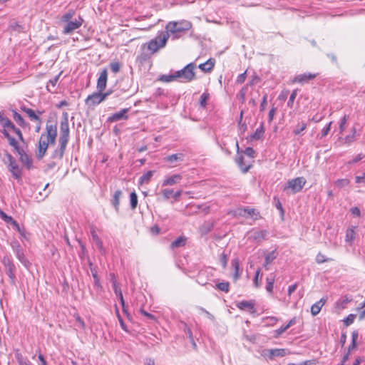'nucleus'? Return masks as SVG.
<instances>
[{
	"label": "nucleus",
	"mask_w": 365,
	"mask_h": 365,
	"mask_svg": "<svg viewBox=\"0 0 365 365\" xmlns=\"http://www.w3.org/2000/svg\"><path fill=\"white\" fill-rule=\"evenodd\" d=\"M349 180L346 178L338 179L334 182V185L339 188H342L349 185Z\"/></svg>",
	"instance_id": "43"
},
{
	"label": "nucleus",
	"mask_w": 365,
	"mask_h": 365,
	"mask_svg": "<svg viewBox=\"0 0 365 365\" xmlns=\"http://www.w3.org/2000/svg\"><path fill=\"white\" fill-rule=\"evenodd\" d=\"M0 123L4 128H9L11 127V125L14 124L7 117H4L1 120Z\"/></svg>",
	"instance_id": "47"
},
{
	"label": "nucleus",
	"mask_w": 365,
	"mask_h": 365,
	"mask_svg": "<svg viewBox=\"0 0 365 365\" xmlns=\"http://www.w3.org/2000/svg\"><path fill=\"white\" fill-rule=\"evenodd\" d=\"M186 242V237L184 236H180L175 239L171 244L170 248L175 250L179 247H184Z\"/></svg>",
	"instance_id": "23"
},
{
	"label": "nucleus",
	"mask_w": 365,
	"mask_h": 365,
	"mask_svg": "<svg viewBox=\"0 0 365 365\" xmlns=\"http://www.w3.org/2000/svg\"><path fill=\"white\" fill-rule=\"evenodd\" d=\"M46 133V135L42 134L41 135L38 142V150L36 155L38 159H41L43 157L48 148V144H52L55 142L57 135L56 126L52 124H47Z\"/></svg>",
	"instance_id": "1"
},
{
	"label": "nucleus",
	"mask_w": 365,
	"mask_h": 365,
	"mask_svg": "<svg viewBox=\"0 0 365 365\" xmlns=\"http://www.w3.org/2000/svg\"><path fill=\"white\" fill-rule=\"evenodd\" d=\"M21 110L28 115L31 120L37 121L38 123L41 122L39 116L31 108L23 107Z\"/></svg>",
	"instance_id": "26"
},
{
	"label": "nucleus",
	"mask_w": 365,
	"mask_h": 365,
	"mask_svg": "<svg viewBox=\"0 0 365 365\" xmlns=\"http://www.w3.org/2000/svg\"><path fill=\"white\" fill-rule=\"evenodd\" d=\"M9 28L12 31H18V32H24V28L19 24L17 22H13L9 25Z\"/></svg>",
	"instance_id": "49"
},
{
	"label": "nucleus",
	"mask_w": 365,
	"mask_h": 365,
	"mask_svg": "<svg viewBox=\"0 0 365 365\" xmlns=\"http://www.w3.org/2000/svg\"><path fill=\"white\" fill-rule=\"evenodd\" d=\"M213 223L210 221L205 222L199 228V231L202 235H205L210 232L213 228Z\"/></svg>",
	"instance_id": "27"
},
{
	"label": "nucleus",
	"mask_w": 365,
	"mask_h": 365,
	"mask_svg": "<svg viewBox=\"0 0 365 365\" xmlns=\"http://www.w3.org/2000/svg\"><path fill=\"white\" fill-rule=\"evenodd\" d=\"M348 119H349V115H344L343 116V118L340 120L339 126L340 133H342L344 131L345 125L346 124Z\"/></svg>",
	"instance_id": "44"
},
{
	"label": "nucleus",
	"mask_w": 365,
	"mask_h": 365,
	"mask_svg": "<svg viewBox=\"0 0 365 365\" xmlns=\"http://www.w3.org/2000/svg\"><path fill=\"white\" fill-rule=\"evenodd\" d=\"M332 122H329L325 127L323 128L321 132V138H324L330 130L331 125Z\"/></svg>",
	"instance_id": "58"
},
{
	"label": "nucleus",
	"mask_w": 365,
	"mask_h": 365,
	"mask_svg": "<svg viewBox=\"0 0 365 365\" xmlns=\"http://www.w3.org/2000/svg\"><path fill=\"white\" fill-rule=\"evenodd\" d=\"M277 254L276 250H273L266 255L263 264L266 269H268V265L272 263V262L277 258Z\"/></svg>",
	"instance_id": "24"
},
{
	"label": "nucleus",
	"mask_w": 365,
	"mask_h": 365,
	"mask_svg": "<svg viewBox=\"0 0 365 365\" xmlns=\"http://www.w3.org/2000/svg\"><path fill=\"white\" fill-rule=\"evenodd\" d=\"M108 95V92L102 93L98 91L96 93H93V94L89 95L87 97L86 100V104L88 106H97L103 101H105Z\"/></svg>",
	"instance_id": "9"
},
{
	"label": "nucleus",
	"mask_w": 365,
	"mask_h": 365,
	"mask_svg": "<svg viewBox=\"0 0 365 365\" xmlns=\"http://www.w3.org/2000/svg\"><path fill=\"white\" fill-rule=\"evenodd\" d=\"M270 358L282 357L287 354V350L284 349H274L269 350Z\"/></svg>",
	"instance_id": "29"
},
{
	"label": "nucleus",
	"mask_w": 365,
	"mask_h": 365,
	"mask_svg": "<svg viewBox=\"0 0 365 365\" xmlns=\"http://www.w3.org/2000/svg\"><path fill=\"white\" fill-rule=\"evenodd\" d=\"M210 98V94L207 92H204L200 98V106L202 108H205L207 106V102Z\"/></svg>",
	"instance_id": "37"
},
{
	"label": "nucleus",
	"mask_w": 365,
	"mask_h": 365,
	"mask_svg": "<svg viewBox=\"0 0 365 365\" xmlns=\"http://www.w3.org/2000/svg\"><path fill=\"white\" fill-rule=\"evenodd\" d=\"M235 162L243 173H246L251 168V165H246L244 162V157L238 155L235 159Z\"/></svg>",
	"instance_id": "19"
},
{
	"label": "nucleus",
	"mask_w": 365,
	"mask_h": 365,
	"mask_svg": "<svg viewBox=\"0 0 365 365\" xmlns=\"http://www.w3.org/2000/svg\"><path fill=\"white\" fill-rule=\"evenodd\" d=\"M207 273V269H201L199 272L197 282L201 285H205L207 284V282L205 279H203L202 275Z\"/></svg>",
	"instance_id": "42"
},
{
	"label": "nucleus",
	"mask_w": 365,
	"mask_h": 365,
	"mask_svg": "<svg viewBox=\"0 0 365 365\" xmlns=\"http://www.w3.org/2000/svg\"><path fill=\"white\" fill-rule=\"evenodd\" d=\"M62 21L65 23L63 26V32L65 34L68 33V13H66L62 16Z\"/></svg>",
	"instance_id": "52"
},
{
	"label": "nucleus",
	"mask_w": 365,
	"mask_h": 365,
	"mask_svg": "<svg viewBox=\"0 0 365 365\" xmlns=\"http://www.w3.org/2000/svg\"><path fill=\"white\" fill-rule=\"evenodd\" d=\"M17 153L19 155V160L26 167L27 169L30 170L32 168L31 158L27 155L23 149Z\"/></svg>",
	"instance_id": "13"
},
{
	"label": "nucleus",
	"mask_w": 365,
	"mask_h": 365,
	"mask_svg": "<svg viewBox=\"0 0 365 365\" xmlns=\"http://www.w3.org/2000/svg\"><path fill=\"white\" fill-rule=\"evenodd\" d=\"M61 130L62 132V136L60 138V149L56 150L54 152L53 158H61L63 157L64 150L66 148L68 136V114L66 111L62 113V119L61 121Z\"/></svg>",
	"instance_id": "3"
},
{
	"label": "nucleus",
	"mask_w": 365,
	"mask_h": 365,
	"mask_svg": "<svg viewBox=\"0 0 365 365\" xmlns=\"http://www.w3.org/2000/svg\"><path fill=\"white\" fill-rule=\"evenodd\" d=\"M331 259L327 258L323 254L319 252L316 256V262L318 264H322L328 261H330Z\"/></svg>",
	"instance_id": "51"
},
{
	"label": "nucleus",
	"mask_w": 365,
	"mask_h": 365,
	"mask_svg": "<svg viewBox=\"0 0 365 365\" xmlns=\"http://www.w3.org/2000/svg\"><path fill=\"white\" fill-rule=\"evenodd\" d=\"M175 71L172 73V74H169V75H163L161 77H160V80L164 81V82H171V81H173L175 80H177V78L175 77Z\"/></svg>",
	"instance_id": "45"
},
{
	"label": "nucleus",
	"mask_w": 365,
	"mask_h": 365,
	"mask_svg": "<svg viewBox=\"0 0 365 365\" xmlns=\"http://www.w3.org/2000/svg\"><path fill=\"white\" fill-rule=\"evenodd\" d=\"M306 179L304 177H298L292 179L287 182V184L284 187V191L290 189L293 193H297L301 191L306 183Z\"/></svg>",
	"instance_id": "6"
},
{
	"label": "nucleus",
	"mask_w": 365,
	"mask_h": 365,
	"mask_svg": "<svg viewBox=\"0 0 365 365\" xmlns=\"http://www.w3.org/2000/svg\"><path fill=\"white\" fill-rule=\"evenodd\" d=\"M58 81V76H56L55 78H53V79H51L48 81V83H47L46 88L49 92H51V93L54 92L53 91L51 90V87L54 88L56 86Z\"/></svg>",
	"instance_id": "48"
},
{
	"label": "nucleus",
	"mask_w": 365,
	"mask_h": 365,
	"mask_svg": "<svg viewBox=\"0 0 365 365\" xmlns=\"http://www.w3.org/2000/svg\"><path fill=\"white\" fill-rule=\"evenodd\" d=\"M8 141H9V143L11 146H12L14 149V150L17 153L19 152V150H21L22 148H21L19 145V143L18 142L15 140V138H14L13 137H11V135H9V137L6 138Z\"/></svg>",
	"instance_id": "40"
},
{
	"label": "nucleus",
	"mask_w": 365,
	"mask_h": 365,
	"mask_svg": "<svg viewBox=\"0 0 365 365\" xmlns=\"http://www.w3.org/2000/svg\"><path fill=\"white\" fill-rule=\"evenodd\" d=\"M153 173L154 171L149 170L143 174V175L139 179V183L141 185L148 183L152 178Z\"/></svg>",
	"instance_id": "31"
},
{
	"label": "nucleus",
	"mask_w": 365,
	"mask_h": 365,
	"mask_svg": "<svg viewBox=\"0 0 365 365\" xmlns=\"http://www.w3.org/2000/svg\"><path fill=\"white\" fill-rule=\"evenodd\" d=\"M215 61L213 58L208 59L206 62L200 63L198 68L204 72H210L215 66Z\"/></svg>",
	"instance_id": "18"
},
{
	"label": "nucleus",
	"mask_w": 365,
	"mask_h": 365,
	"mask_svg": "<svg viewBox=\"0 0 365 365\" xmlns=\"http://www.w3.org/2000/svg\"><path fill=\"white\" fill-rule=\"evenodd\" d=\"M297 91H293L292 93H291L290 96H289V101L287 102V106L288 107H290L292 108V106H293V103H294V101L296 98V96H297Z\"/></svg>",
	"instance_id": "59"
},
{
	"label": "nucleus",
	"mask_w": 365,
	"mask_h": 365,
	"mask_svg": "<svg viewBox=\"0 0 365 365\" xmlns=\"http://www.w3.org/2000/svg\"><path fill=\"white\" fill-rule=\"evenodd\" d=\"M82 22L83 19L81 17H78V19H72V17L70 15V34L73 30L79 28L81 26Z\"/></svg>",
	"instance_id": "30"
},
{
	"label": "nucleus",
	"mask_w": 365,
	"mask_h": 365,
	"mask_svg": "<svg viewBox=\"0 0 365 365\" xmlns=\"http://www.w3.org/2000/svg\"><path fill=\"white\" fill-rule=\"evenodd\" d=\"M274 280H275L274 276H272V275L267 277V279H266V282H267L266 290L269 293H272V292H273Z\"/></svg>",
	"instance_id": "34"
},
{
	"label": "nucleus",
	"mask_w": 365,
	"mask_h": 365,
	"mask_svg": "<svg viewBox=\"0 0 365 365\" xmlns=\"http://www.w3.org/2000/svg\"><path fill=\"white\" fill-rule=\"evenodd\" d=\"M6 273L9 276V277L11 279V281H14L16 276H15V272H16V267L14 264H11L8 267H5Z\"/></svg>",
	"instance_id": "32"
},
{
	"label": "nucleus",
	"mask_w": 365,
	"mask_h": 365,
	"mask_svg": "<svg viewBox=\"0 0 365 365\" xmlns=\"http://www.w3.org/2000/svg\"><path fill=\"white\" fill-rule=\"evenodd\" d=\"M168 38V34L161 32L155 38L148 42V49L153 53L157 52L160 48L165 46Z\"/></svg>",
	"instance_id": "5"
},
{
	"label": "nucleus",
	"mask_w": 365,
	"mask_h": 365,
	"mask_svg": "<svg viewBox=\"0 0 365 365\" xmlns=\"http://www.w3.org/2000/svg\"><path fill=\"white\" fill-rule=\"evenodd\" d=\"M287 329H288V327H287V325L282 326L280 328L274 331V337H275V338L279 337V336Z\"/></svg>",
	"instance_id": "55"
},
{
	"label": "nucleus",
	"mask_w": 365,
	"mask_h": 365,
	"mask_svg": "<svg viewBox=\"0 0 365 365\" xmlns=\"http://www.w3.org/2000/svg\"><path fill=\"white\" fill-rule=\"evenodd\" d=\"M195 69V64L190 63L181 70L176 71L175 77L181 83L190 82L196 78Z\"/></svg>",
	"instance_id": "4"
},
{
	"label": "nucleus",
	"mask_w": 365,
	"mask_h": 365,
	"mask_svg": "<svg viewBox=\"0 0 365 365\" xmlns=\"http://www.w3.org/2000/svg\"><path fill=\"white\" fill-rule=\"evenodd\" d=\"M93 239L95 241L97 247L100 250H102L103 249V243L101 239L98 237L96 234L93 233Z\"/></svg>",
	"instance_id": "60"
},
{
	"label": "nucleus",
	"mask_w": 365,
	"mask_h": 365,
	"mask_svg": "<svg viewBox=\"0 0 365 365\" xmlns=\"http://www.w3.org/2000/svg\"><path fill=\"white\" fill-rule=\"evenodd\" d=\"M356 227H349L346 230V237H345V241L349 243V245H351L355 236H356V232H355Z\"/></svg>",
	"instance_id": "25"
},
{
	"label": "nucleus",
	"mask_w": 365,
	"mask_h": 365,
	"mask_svg": "<svg viewBox=\"0 0 365 365\" xmlns=\"http://www.w3.org/2000/svg\"><path fill=\"white\" fill-rule=\"evenodd\" d=\"M162 193L163 197L165 199H169L170 196H173V190L172 189H164L162 190Z\"/></svg>",
	"instance_id": "64"
},
{
	"label": "nucleus",
	"mask_w": 365,
	"mask_h": 365,
	"mask_svg": "<svg viewBox=\"0 0 365 365\" xmlns=\"http://www.w3.org/2000/svg\"><path fill=\"white\" fill-rule=\"evenodd\" d=\"M220 263L222 264V267L225 268L227 264V255L224 252L222 253V255L220 257Z\"/></svg>",
	"instance_id": "62"
},
{
	"label": "nucleus",
	"mask_w": 365,
	"mask_h": 365,
	"mask_svg": "<svg viewBox=\"0 0 365 365\" xmlns=\"http://www.w3.org/2000/svg\"><path fill=\"white\" fill-rule=\"evenodd\" d=\"M356 318V315L353 314H349L344 319V323L346 326L351 325Z\"/></svg>",
	"instance_id": "54"
},
{
	"label": "nucleus",
	"mask_w": 365,
	"mask_h": 365,
	"mask_svg": "<svg viewBox=\"0 0 365 365\" xmlns=\"http://www.w3.org/2000/svg\"><path fill=\"white\" fill-rule=\"evenodd\" d=\"M11 246L14 252L16 254L17 259L26 268H29L31 265L30 262L25 257L24 250L20 245L18 241H13L11 243Z\"/></svg>",
	"instance_id": "7"
},
{
	"label": "nucleus",
	"mask_w": 365,
	"mask_h": 365,
	"mask_svg": "<svg viewBox=\"0 0 365 365\" xmlns=\"http://www.w3.org/2000/svg\"><path fill=\"white\" fill-rule=\"evenodd\" d=\"M352 298L346 295L340 299H339L335 302V307L338 309H344L346 307L348 303L351 302Z\"/></svg>",
	"instance_id": "17"
},
{
	"label": "nucleus",
	"mask_w": 365,
	"mask_h": 365,
	"mask_svg": "<svg viewBox=\"0 0 365 365\" xmlns=\"http://www.w3.org/2000/svg\"><path fill=\"white\" fill-rule=\"evenodd\" d=\"M130 208L135 210L138 205V196L135 192H132L130 194Z\"/></svg>",
	"instance_id": "36"
},
{
	"label": "nucleus",
	"mask_w": 365,
	"mask_h": 365,
	"mask_svg": "<svg viewBox=\"0 0 365 365\" xmlns=\"http://www.w3.org/2000/svg\"><path fill=\"white\" fill-rule=\"evenodd\" d=\"M108 78V73L106 69H103L98 78L97 81V89L99 92H102L106 87Z\"/></svg>",
	"instance_id": "12"
},
{
	"label": "nucleus",
	"mask_w": 365,
	"mask_h": 365,
	"mask_svg": "<svg viewBox=\"0 0 365 365\" xmlns=\"http://www.w3.org/2000/svg\"><path fill=\"white\" fill-rule=\"evenodd\" d=\"M73 317L75 318V320H76V323L74 324L75 329L76 330L84 329L85 324H84V322L82 320V319L78 314H74Z\"/></svg>",
	"instance_id": "35"
},
{
	"label": "nucleus",
	"mask_w": 365,
	"mask_h": 365,
	"mask_svg": "<svg viewBox=\"0 0 365 365\" xmlns=\"http://www.w3.org/2000/svg\"><path fill=\"white\" fill-rule=\"evenodd\" d=\"M307 128V124L305 123H302L300 125H298L296 128L294 130L293 133L294 135H299L302 131H304Z\"/></svg>",
	"instance_id": "53"
},
{
	"label": "nucleus",
	"mask_w": 365,
	"mask_h": 365,
	"mask_svg": "<svg viewBox=\"0 0 365 365\" xmlns=\"http://www.w3.org/2000/svg\"><path fill=\"white\" fill-rule=\"evenodd\" d=\"M192 27L190 21L187 20H180L178 21H170L165 26L169 36H171L173 40L178 39L182 36V34L187 31H189Z\"/></svg>",
	"instance_id": "2"
},
{
	"label": "nucleus",
	"mask_w": 365,
	"mask_h": 365,
	"mask_svg": "<svg viewBox=\"0 0 365 365\" xmlns=\"http://www.w3.org/2000/svg\"><path fill=\"white\" fill-rule=\"evenodd\" d=\"M264 133V128L263 123H261L259 128H257L255 130V132L251 135L250 140H259L263 137V135Z\"/></svg>",
	"instance_id": "28"
},
{
	"label": "nucleus",
	"mask_w": 365,
	"mask_h": 365,
	"mask_svg": "<svg viewBox=\"0 0 365 365\" xmlns=\"http://www.w3.org/2000/svg\"><path fill=\"white\" fill-rule=\"evenodd\" d=\"M182 180V175L180 174H175L169 177H167L164 179L163 181L162 185L163 186H171L174 185Z\"/></svg>",
	"instance_id": "15"
},
{
	"label": "nucleus",
	"mask_w": 365,
	"mask_h": 365,
	"mask_svg": "<svg viewBox=\"0 0 365 365\" xmlns=\"http://www.w3.org/2000/svg\"><path fill=\"white\" fill-rule=\"evenodd\" d=\"M255 301H253V300H250V301L243 300V301L239 302L237 304V307L240 309L247 310L250 314H254L256 310L255 308Z\"/></svg>",
	"instance_id": "11"
},
{
	"label": "nucleus",
	"mask_w": 365,
	"mask_h": 365,
	"mask_svg": "<svg viewBox=\"0 0 365 365\" xmlns=\"http://www.w3.org/2000/svg\"><path fill=\"white\" fill-rule=\"evenodd\" d=\"M8 141H9V143L11 146H12L14 149V150L17 153L19 152V150H21L22 148H21L19 145V143L18 142L15 140V138H14L13 137H11V135H9V137L6 138Z\"/></svg>",
	"instance_id": "38"
},
{
	"label": "nucleus",
	"mask_w": 365,
	"mask_h": 365,
	"mask_svg": "<svg viewBox=\"0 0 365 365\" xmlns=\"http://www.w3.org/2000/svg\"><path fill=\"white\" fill-rule=\"evenodd\" d=\"M0 217L6 223L11 224L14 220L12 217L7 215L4 212L0 209Z\"/></svg>",
	"instance_id": "50"
},
{
	"label": "nucleus",
	"mask_w": 365,
	"mask_h": 365,
	"mask_svg": "<svg viewBox=\"0 0 365 365\" xmlns=\"http://www.w3.org/2000/svg\"><path fill=\"white\" fill-rule=\"evenodd\" d=\"M325 302H326V299L322 298L319 301H318L316 303H314L311 307V313H312V314L313 316H316L317 314H318L320 312V311L322 309V307L325 304Z\"/></svg>",
	"instance_id": "20"
},
{
	"label": "nucleus",
	"mask_w": 365,
	"mask_h": 365,
	"mask_svg": "<svg viewBox=\"0 0 365 365\" xmlns=\"http://www.w3.org/2000/svg\"><path fill=\"white\" fill-rule=\"evenodd\" d=\"M113 289L117 297L123 295L119 284L114 283V284L113 285Z\"/></svg>",
	"instance_id": "63"
},
{
	"label": "nucleus",
	"mask_w": 365,
	"mask_h": 365,
	"mask_svg": "<svg viewBox=\"0 0 365 365\" xmlns=\"http://www.w3.org/2000/svg\"><path fill=\"white\" fill-rule=\"evenodd\" d=\"M120 63L118 62H112L110 64V68L111 71L114 73H117L120 71Z\"/></svg>",
	"instance_id": "57"
},
{
	"label": "nucleus",
	"mask_w": 365,
	"mask_h": 365,
	"mask_svg": "<svg viewBox=\"0 0 365 365\" xmlns=\"http://www.w3.org/2000/svg\"><path fill=\"white\" fill-rule=\"evenodd\" d=\"M9 130H13L14 133L17 135V136L20 140H21L22 142L24 141V137L22 135L21 130L18 128H16L14 124L11 125V127L9 128Z\"/></svg>",
	"instance_id": "56"
},
{
	"label": "nucleus",
	"mask_w": 365,
	"mask_h": 365,
	"mask_svg": "<svg viewBox=\"0 0 365 365\" xmlns=\"http://www.w3.org/2000/svg\"><path fill=\"white\" fill-rule=\"evenodd\" d=\"M316 76L317 74L315 73H304L297 76L293 81L298 82L299 83H304L309 81L310 80L314 79V78H316Z\"/></svg>",
	"instance_id": "16"
},
{
	"label": "nucleus",
	"mask_w": 365,
	"mask_h": 365,
	"mask_svg": "<svg viewBox=\"0 0 365 365\" xmlns=\"http://www.w3.org/2000/svg\"><path fill=\"white\" fill-rule=\"evenodd\" d=\"M239 215L243 217H245L246 215L250 217L256 216L255 219L257 220L259 216V212H257L254 208L245 207L240 210Z\"/></svg>",
	"instance_id": "22"
},
{
	"label": "nucleus",
	"mask_w": 365,
	"mask_h": 365,
	"mask_svg": "<svg viewBox=\"0 0 365 365\" xmlns=\"http://www.w3.org/2000/svg\"><path fill=\"white\" fill-rule=\"evenodd\" d=\"M232 267L234 269L233 279L234 281L236 282L240 275V261L238 258H234L231 262Z\"/></svg>",
	"instance_id": "21"
},
{
	"label": "nucleus",
	"mask_w": 365,
	"mask_h": 365,
	"mask_svg": "<svg viewBox=\"0 0 365 365\" xmlns=\"http://www.w3.org/2000/svg\"><path fill=\"white\" fill-rule=\"evenodd\" d=\"M216 287L218 289H220L222 292H228L230 284L227 282H220L216 284Z\"/></svg>",
	"instance_id": "46"
},
{
	"label": "nucleus",
	"mask_w": 365,
	"mask_h": 365,
	"mask_svg": "<svg viewBox=\"0 0 365 365\" xmlns=\"http://www.w3.org/2000/svg\"><path fill=\"white\" fill-rule=\"evenodd\" d=\"M121 195H122V192L119 190H116L113 195V205L116 211H118V210H119L120 197Z\"/></svg>",
	"instance_id": "33"
},
{
	"label": "nucleus",
	"mask_w": 365,
	"mask_h": 365,
	"mask_svg": "<svg viewBox=\"0 0 365 365\" xmlns=\"http://www.w3.org/2000/svg\"><path fill=\"white\" fill-rule=\"evenodd\" d=\"M13 118L14 120L20 125V126H24L25 125V121L23 118V117L16 111L13 110Z\"/></svg>",
	"instance_id": "41"
},
{
	"label": "nucleus",
	"mask_w": 365,
	"mask_h": 365,
	"mask_svg": "<svg viewBox=\"0 0 365 365\" xmlns=\"http://www.w3.org/2000/svg\"><path fill=\"white\" fill-rule=\"evenodd\" d=\"M6 156L7 162H5V163H8L9 170L12 173V175L15 179H20L21 178V170L15 158L9 153H6Z\"/></svg>",
	"instance_id": "8"
},
{
	"label": "nucleus",
	"mask_w": 365,
	"mask_h": 365,
	"mask_svg": "<svg viewBox=\"0 0 365 365\" xmlns=\"http://www.w3.org/2000/svg\"><path fill=\"white\" fill-rule=\"evenodd\" d=\"M129 108L121 109L120 111L110 115L108 118L107 121L113 123L120 120H127L128 118V115L127 114Z\"/></svg>",
	"instance_id": "10"
},
{
	"label": "nucleus",
	"mask_w": 365,
	"mask_h": 365,
	"mask_svg": "<svg viewBox=\"0 0 365 365\" xmlns=\"http://www.w3.org/2000/svg\"><path fill=\"white\" fill-rule=\"evenodd\" d=\"M8 141H9V143L11 146H12L14 149V150L17 153L19 152V150H21L22 148H21L19 145V143L18 142L15 140V138H14L13 137H11V135H9V137L6 138Z\"/></svg>",
	"instance_id": "39"
},
{
	"label": "nucleus",
	"mask_w": 365,
	"mask_h": 365,
	"mask_svg": "<svg viewBox=\"0 0 365 365\" xmlns=\"http://www.w3.org/2000/svg\"><path fill=\"white\" fill-rule=\"evenodd\" d=\"M244 153L247 155L248 157H250L252 158H255V150L251 147H247Z\"/></svg>",
	"instance_id": "61"
},
{
	"label": "nucleus",
	"mask_w": 365,
	"mask_h": 365,
	"mask_svg": "<svg viewBox=\"0 0 365 365\" xmlns=\"http://www.w3.org/2000/svg\"><path fill=\"white\" fill-rule=\"evenodd\" d=\"M185 155L183 153L173 154L164 158V161L169 163L173 166L176 165L175 163L178 162H182L184 160Z\"/></svg>",
	"instance_id": "14"
}]
</instances>
